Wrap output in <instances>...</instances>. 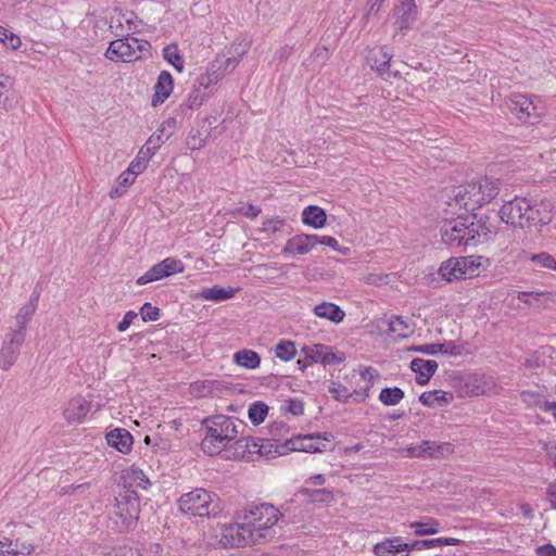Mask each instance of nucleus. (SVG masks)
<instances>
[{
	"instance_id": "nucleus-1",
	"label": "nucleus",
	"mask_w": 556,
	"mask_h": 556,
	"mask_svg": "<svg viewBox=\"0 0 556 556\" xmlns=\"http://www.w3.org/2000/svg\"><path fill=\"white\" fill-rule=\"evenodd\" d=\"M283 515L269 503H248L236 513V522L225 529L224 539L231 546L265 542L275 533L274 526Z\"/></svg>"
},
{
	"instance_id": "nucleus-2",
	"label": "nucleus",
	"mask_w": 556,
	"mask_h": 556,
	"mask_svg": "<svg viewBox=\"0 0 556 556\" xmlns=\"http://www.w3.org/2000/svg\"><path fill=\"white\" fill-rule=\"evenodd\" d=\"M203 425L206 434L201 442V448L207 455L219 454L232 441L236 445V456L245 457L247 453H261V447L252 438L238 439L240 429L244 428V424L239 419L216 415L204 419Z\"/></svg>"
},
{
	"instance_id": "nucleus-3",
	"label": "nucleus",
	"mask_w": 556,
	"mask_h": 556,
	"mask_svg": "<svg viewBox=\"0 0 556 556\" xmlns=\"http://www.w3.org/2000/svg\"><path fill=\"white\" fill-rule=\"evenodd\" d=\"M502 222L519 228L545 226L552 220V206L547 201H531L515 197L506 201L500 212Z\"/></svg>"
},
{
	"instance_id": "nucleus-4",
	"label": "nucleus",
	"mask_w": 556,
	"mask_h": 556,
	"mask_svg": "<svg viewBox=\"0 0 556 556\" xmlns=\"http://www.w3.org/2000/svg\"><path fill=\"white\" fill-rule=\"evenodd\" d=\"M492 229L485 225L483 217L477 215L458 216L444 223L441 228V240L451 248L476 247L481 238H486Z\"/></svg>"
},
{
	"instance_id": "nucleus-5",
	"label": "nucleus",
	"mask_w": 556,
	"mask_h": 556,
	"mask_svg": "<svg viewBox=\"0 0 556 556\" xmlns=\"http://www.w3.org/2000/svg\"><path fill=\"white\" fill-rule=\"evenodd\" d=\"M498 192V181L484 177L454 188L452 201L447 204L451 207L458 206L466 211H475L491 202Z\"/></svg>"
},
{
	"instance_id": "nucleus-6",
	"label": "nucleus",
	"mask_w": 556,
	"mask_h": 556,
	"mask_svg": "<svg viewBox=\"0 0 556 556\" xmlns=\"http://www.w3.org/2000/svg\"><path fill=\"white\" fill-rule=\"evenodd\" d=\"M178 507L182 514L194 517H215L222 511L218 496L201 488L182 494Z\"/></svg>"
},
{
	"instance_id": "nucleus-7",
	"label": "nucleus",
	"mask_w": 556,
	"mask_h": 556,
	"mask_svg": "<svg viewBox=\"0 0 556 556\" xmlns=\"http://www.w3.org/2000/svg\"><path fill=\"white\" fill-rule=\"evenodd\" d=\"M150 43L132 36L118 38L110 42L105 56L114 62H132L148 53Z\"/></svg>"
},
{
	"instance_id": "nucleus-8",
	"label": "nucleus",
	"mask_w": 556,
	"mask_h": 556,
	"mask_svg": "<svg viewBox=\"0 0 556 556\" xmlns=\"http://www.w3.org/2000/svg\"><path fill=\"white\" fill-rule=\"evenodd\" d=\"M140 514L139 498L135 493L116 500V507L111 520L119 532L129 530L138 520Z\"/></svg>"
},
{
	"instance_id": "nucleus-9",
	"label": "nucleus",
	"mask_w": 556,
	"mask_h": 556,
	"mask_svg": "<svg viewBox=\"0 0 556 556\" xmlns=\"http://www.w3.org/2000/svg\"><path fill=\"white\" fill-rule=\"evenodd\" d=\"M332 438L329 432L298 435L294 440L288 441V445L292 451L320 453L328 448Z\"/></svg>"
},
{
	"instance_id": "nucleus-10",
	"label": "nucleus",
	"mask_w": 556,
	"mask_h": 556,
	"mask_svg": "<svg viewBox=\"0 0 556 556\" xmlns=\"http://www.w3.org/2000/svg\"><path fill=\"white\" fill-rule=\"evenodd\" d=\"M301 352L304 355V358L298 361L301 370L312 363L332 364L338 361L331 348L325 344L304 345Z\"/></svg>"
},
{
	"instance_id": "nucleus-11",
	"label": "nucleus",
	"mask_w": 556,
	"mask_h": 556,
	"mask_svg": "<svg viewBox=\"0 0 556 556\" xmlns=\"http://www.w3.org/2000/svg\"><path fill=\"white\" fill-rule=\"evenodd\" d=\"M507 106L516 117L526 123H534L539 116L533 101L525 94L515 93L508 99Z\"/></svg>"
},
{
	"instance_id": "nucleus-12",
	"label": "nucleus",
	"mask_w": 556,
	"mask_h": 556,
	"mask_svg": "<svg viewBox=\"0 0 556 556\" xmlns=\"http://www.w3.org/2000/svg\"><path fill=\"white\" fill-rule=\"evenodd\" d=\"M25 338L21 331L8 332L0 353V367L8 370L16 361Z\"/></svg>"
},
{
	"instance_id": "nucleus-13",
	"label": "nucleus",
	"mask_w": 556,
	"mask_h": 556,
	"mask_svg": "<svg viewBox=\"0 0 556 556\" xmlns=\"http://www.w3.org/2000/svg\"><path fill=\"white\" fill-rule=\"evenodd\" d=\"M353 384H329L328 392L342 403H361L369 395L368 386H361L359 389H352Z\"/></svg>"
},
{
	"instance_id": "nucleus-14",
	"label": "nucleus",
	"mask_w": 556,
	"mask_h": 556,
	"mask_svg": "<svg viewBox=\"0 0 556 556\" xmlns=\"http://www.w3.org/2000/svg\"><path fill=\"white\" fill-rule=\"evenodd\" d=\"M91 400L81 395L72 397L63 410L68 424H81L91 409Z\"/></svg>"
},
{
	"instance_id": "nucleus-15",
	"label": "nucleus",
	"mask_w": 556,
	"mask_h": 556,
	"mask_svg": "<svg viewBox=\"0 0 556 556\" xmlns=\"http://www.w3.org/2000/svg\"><path fill=\"white\" fill-rule=\"evenodd\" d=\"M453 453V445L448 442L422 441L410 447L414 457L439 458Z\"/></svg>"
},
{
	"instance_id": "nucleus-16",
	"label": "nucleus",
	"mask_w": 556,
	"mask_h": 556,
	"mask_svg": "<svg viewBox=\"0 0 556 556\" xmlns=\"http://www.w3.org/2000/svg\"><path fill=\"white\" fill-rule=\"evenodd\" d=\"M318 235H296L290 238L282 250L283 254H306L317 245Z\"/></svg>"
},
{
	"instance_id": "nucleus-17",
	"label": "nucleus",
	"mask_w": 556,
	"mask_h": 556,
	"mask_svg": "<svg viewBox=\"0 0 556 556\" xmlns=\"http://www.w3.org/2000/svg\"><path fill=\"white\" fill-rule=\"evenodd\" d=\"M407 548L401 536H392L377 543L372 551L377 556H408Z\"/></svg>"
},
{
	"instance_id": "nucleus-18",
	"label": "nucleus",
	"mask_w": 556,
	"mask_h": 556,
	"mask_svg": "<svg viewBox=\"0 0 556 556\" xmlns=\"http://www.w3.org/2000/svg\"><path fill=\"white\" fill-rule=\"evenodd\" d=\"M173 87L174 80L172 75L166 71L161 72L154 86L152 105L156 106L162 104L172 93Z\"/></svg>"
},
{
	"instance_id": "nucleus-19",
	"label": "nucleus",
	"mask_w": 556,
	"mask_h": 556,
	"mask_svg": "<svg viewBox=\"0 0 556 556\" xmlns=\"http://www.w3.org/2000/svg\"><path fill=\"white\" fill-rule=\"evenodd\" d=\"M108 444L121 453H128L132 446V435L129 431L117 428L106 434Z\"/></svg>"
},
{
	"instance_id": "nucleus-20",
	"label": "nucleus",
	"mask_w": 556,
	"mask_h": 556,
	"mask_svg": "<svg viewBox=\"0 0 556 556\" xmlns=\"http://www.w3.org/2000/svg\"><path fill=\"white\" fill-rule=\"evenodd\" d=\"M439 275L448 282L466 279L462 257H452L443 262L439 268Z\"/></svg>"
},
{
	"instance_id": "nucleus-21",
	"label": "nucleus",
	"mask_w": 556,
	"mask_h": 556,
	"mask_svg": "<svg viewBox=\"0 0 556 556\" xmlns=\"http://www.w3.org/2000/svg\"><path fill=\"white\" fill-rule=\"evenodd\" d=\"M417 13L415 0H399L395 8V15L399 18V27L401 29L408 28Z\"/></svg>"
},
{
	"instance_id": "nucleus-22",
	"label": "nucleus",
	"mask_w": 556,
	"mask_h": 556,
	"mask_svg": "<svg viewBox=\"0 0 556 556\" xmlns=\"http://www.w3.org/2000/svg\"><path fill=\"white\" fill-rule=\"evenodd\" d=\"M175 128L176 121L174 118H168L160 125L156 131L153 132L147 141L152 149L159 150L161 146L173 136Z\"/></svg>"
},
{
	"instance_id": "nucleus-23",
	"label": "nucleus",
	"mask_w": 556,
	"mask_h": 556,
	"mask_svg": "<svg viewBox=\"0 0 556 556\" xmlns=\"http://www.w3.org/2000/svg\"><path fill=\"white\" fill-rule=\"evenodd\" d=\"M437 368L438 364L432 359L415 358L410 363V369L417 375L416 382H429Z\"/></svg>"
},
{
	"instance_id": "nucleus-24",
	"label": "nucleus",
	"mask_w": 556,
	"mask_h": 556,
	"mask_svg": "<svg viewBox=\"0 0 556 556\" xmlns=\"http://www.w3.org/2000/svg\"><path fill=\"white\" fill-rule=\"evenodd\" d=\"M460 541L454 538H438V539H427V540H416L412 543H407L408 548L406 552L408 554L412 551H420L425 548H434L450 545H458Z\"/></svg>"
},
{
	"instance_id": "nucleus-25",
	"label": "nucleus",
	"mask_w": 556,
	"mask_h": 556,
	"mask_svg": "<svg viewBox=\"0 0 556 556\" xmlns=\"http://www.w3.org/2000/svg\"><path fill=\"white\" fill-rule=\"evenodd\" d=\"M314 314L319 318L328 319L339 324L343 320L345 313L343 309L330 302H323L314 307Z\"/></svg>"
},
{
	"instance_id": "nucleus-26",
	"label": "nucleus",
	"mask_w": 556,
	"mask_h": 556,
	"mask_svg": "<svg viewBox=\"0 0 556 556\" xmlns=\"http://www.w3.org/2000/svg\"><path fill=\"white\" fill-rule=\"evenodd\" d=\"M392 54L388 47H381L372 50L368 56V61L372 68H376L380 75H384L391 62Z\"/></svg>"
},
{
	"instance_id": "nucleus-27",
	"label": "nucleus",
	"mask_w": 556,
	"mask_h": 556,
	"mask_svg": "<svg viewBox=\"0 0 556 556\" xmlns=\"http://www.w3.org/2000/svg\"><path fill=\"white\" fill-rule=\"evenodd\" d=\"M109 27L116 36H123L125 31L136 29L131 16L117 11L111 15Z\"/></svg>"
},
{
	"instance_id": "nucleus-28",
	"label": "nucleus",
	"mask_w": 556,
	"mask_h": 556,
	"mask_svg": "<svg viewBox=\"0 0 556 556\" xmlns=\"http://www.w3.org/2000/svg\"><path fill=\"white\" fill-rule=\"evenodd\" d=\"M452 393H447L442 390L424 392L419 397L420 402L429 407L446 406L452 401Z\"/></svg>"
},
{
	"instance_id": "nucleus-29",
	"label": "nucleus",
	"mask_w": 556,
	"mask_h": 556,
	"mask_svg": "<svg viewBox=\"0 0 556 556\" xmlns=\"http://www.w3.org/2000/svg\"><path fill=\"white\" fill-rule=\"evenodd\" d=\"M326 219V212L319 206L309 205L302 213V222L316 229L324 227Z\"/></svg>"
},
{
	"instance_id": "nucleus-30",
	"label": "nucleus",
	"mask_w": 556,
	"mask_h": 556,
	"mask_svg": "<svg viewBox=\"0 0 556 556\" xmlns=\"http://www.w3.org/2000/svg\"><path fill=\"white\" fill-rule=\"evenodd\" d=\"M236 290L232 288L225 289L219 286L203 289L200 293V298L206 301L224 302L233 298Z\"/></svg>"
},
{
	"instance_id": "nucleus-31",
	"label": "nucleus",
	"mask_w": 556,
	"mask_h": 556,
	"mask_svg": "<svg viewBox=\"0 0 556 556\" xmlns=\"http://www.w3.org/2000/svg\"><path fill=\"white\" fill-rule=\"evenodd\" d=\"M220 65L218 63L212 62L206 72L201 74L197 79L201 86L204 88L212 90V87L217 85V83L224 77Z\"/></svg>"
},
{
	"instance_id": "nucleus-32",
	"label": "nucleus",
	"mask_w": 556,
	"mask_h": 556,
	"mask_svg": "<svg viewBox=\"0 0 556 556\" xmlns=\"http://www.w3.org/2000/svg\"><path fill=\"white\" fill-rule=\"evenodd\" d=\"M388 331L400 338H407L414 332V327L400 316H392L388 320Z\"/></svg>"
},
{
	"instance_id": "nucleus-33",
	"label": "nucleus",
	"mask_w": 556,
	"mask_h": 556,
	"mask_svg": "<svg viewBox=\"0 0 556 556\" xmlns=\"http://www.w3.org/2000/svg\"><path fill=\"white\" fill-rule=\"evenodd\" d=\"M36 309L30 308L27 305H23L17 314L15 315V323L14 326L11 327L9 332H17L21 331L22 336L25 338L26 336V325L31 319L33 315L35 314Z\"/></svg>"
},
{
	"instance_id": "nucleus-34",
	"label": "nucleus",
	"mask_w": 556,
	"mask_h": 556,
	"mask_svg": "<svg viewBox=\"0 0 556 556\" xmlns=\"http://www.w3.org/2000/svg\"><path fill=\"white\" fill-rule=\"evenodd\" d=\"M212 90H208L200 85V83L197 80L195 84L192 87L191 92L188 96L187 99V105L190 109H195L201 106L204 101L208 99L211 96Z\"/></svg>"
},
{
	"instance_id": "nucleus-35",
	"label": "nucleus",
	"mask_w": 556,
	"mask_h": 556,
	"mask_svg": "<svg viewBox=\"0 0 556 556\" xmlns=\"http://www.w3.org/2000/svg\"><path fill=\"white\" fill-rule=\"evenodd\" d=\"M14 79L10 78V83H0V109L9 111L16 104L13 94Z\"/></svg>"
},
{
	"instance_id": "nucleus-36",
	"label": "nucleus",
	"mask_w": 556,
	"mask_h": 556,
	"mask_svg": "<svg viewBox=\"0 0 556 556\" xmlns=\"http://www.w3.org/2000/svg\"><path fill=\"white\" fill-rule=\"evenodd\" d=\"M233 359L239 366L245 367L249 369H254V368L258 367L260 362H261L258 354L252 350L238 351L233 355Z\"/></svg>"
},
{
	"instance_id": "nucleus-37",
	"label": "nucleus",
	"mask_w": 556,
	"mask_h": 556,
	"mask_svg": "<svg viewBox=\"0 0 556 556\" xmlns=\"http://www.w3.org/2000/svg\"><path fill=\"white\" fill-rule=\"evenodd\" d=\"M409 527L415 529V534L419 536L432 535L440 531V522L434 518H427L425 521H414Z\"/></svg>"
},
{
	"instance_id": "nucleus-38",
	"label": "nucleus",
	"mask_w": 556,
	"mask_h": 556,
	"mask_svg": "<svg viewBox=\"0 0 556 556\" xmlns=\"http://www.w3.org/2000/svg\"><path fill=\"white\" fill-rule=\"evenodd\" d=\"M136 177L128 173L127 170H124L116 180V186L112 188L110 191V198L111 199H117L122 197L128 189L129 186H131L135 182Z\"/></svg>"
},
{
	"instance_id": "nucleus-39",
	"label": "nucleus",
	"mask_w": 556,
	"mask_h": 556,
	"mask_svg": "<svg viewBox=\"0 0 556 556\" xmlns=\"http://www.w3.org/2000/svg\"><path fill=\"white\" fill-rule=\"evenodd\" d=\"M352 379L359 380L364 382H371L376 379H379V372L375 367L358 365L352 371Z\"/></svg>"
},
{
	"instance_id": "nucleus-40",
	"label": "nucleus",
	"mask_w": 556,
	"mask_h": 556,
	"mask_svg": "<svg viewBox=\"0 0 556 556\" xmlns=\"http://www.w3.org/2000/svg\"><path fill=\"white\" fill-rule=\"evenodd\" d=\"M268 414V406L263 402H254L250 405L248 416L250 421L257 426L262 424Z\"/></svg>"
},
{
	"instance_id": "nucleus-41",
	"label": "nucleus",
	"mask_w": 556,
	"mask_h": 556,
	"mask_svg": "<svg viewBox=\"0 0 556 556\" xmlns=\"http://www.w3.org/2000/svg\"><path fill=\"white\" fill-rule=\"evenodd\" d=\"M167 277L166 274H165V270L164 268L162 267V263H157L155 265H153L147 273H144L142 276H140L138 279H137V285L139 286H143L146 283H150V282H153V281H157L162 278H165Z\"/></svg>"
},
{
	"instance_id": "nucleus-42",
	"label": "nucleus",
	"mask_w": 556,
	"mask_h": 556,
	"mask_svg": "<svg viewBox=\"0 0 556 556\" xmlns=\"http://www.w3.org/2000/svg\"><path fill=\"white\" fill-rule=\"evenodd\" d=\"M275 354L282 361H290L296 355V348L294 342L289 340H282L277 343L275 348Z\"/></svg>"
},
{
	"instance_id": "nucleus-43",
	"label": "nucleus",
	"mask_w": 556,
	"mask_h": 556,
	"mask_svg": "<svg viewBox=\"0 0 556 556\" xmlns=\"http://www.w3.org/2000/svg\"><path fill=\"white\" fill-rule=\"evenodd\" d=\"M164 59L172 64L178 72L184 71V60L178 52V48L175 45L166 46L163 49Z\"/></svg>"
},
{
	"instance_id": "nucleus-44",
	"label": "nucleus",
	"mask_w": 556,
	"mask_h": 556,
	"mask_svg": "<svg viewBox=\"0 0 556 556\" xmlns=\"http://www.w3.org/2000/svg\"><path fill=\"white\" fill-rule=\"evenodd\" d=\"M403 397L404 392L397 387L382 389L379 395V400L388 406L396 405Z\"/></svg>"
},
{
	"instance_id": "nucleus-45",
	"label": "nucleus",
	"mask_w": 556,
	"mask_h": 556,
	"mask_svg": "<svg viewBox=\"0 0 556 556\" xmlns=\"http://www.w3.org/2000/svg\"><path fill=\"white\" fill-rule=\"evenodd\" d=\"M529 260L535 264V266L540 268H545L548 270L556 271V260L554 256L548 254L547 252H541L536 254H531Z\"/></svg>"
},
{
	"instance_id": "nucleus-46",
	"label": "nucleus",
	"mask_w": 556,
	"mask_h": 556,
	"mask_svg": "<svg viewBox=\"0 0 556 556\" xmlns=\"http://www.w3.org/2000/svg\"><path fill=\"white\" fill-rule=\"evenodd\" d=\"M481 261V256L469 255L462 257L463 269L465 271L466 279L478 275Z\"/></svg>"
},
{
	"instance_id": "nucleus-47",
	"label": "nucleus",
	"mask_w": 556,
	"mask_h": 556,
	"mask_svg": "<svg viewBox=\"0 0 556 556\" xmlns=\"http://www.w3.org/2000/svg\"><path fill=\"white\" fill-rule=\"evenodd\" d=\"M0 42L12 50H17L22 45L21 38L17 35L2 26H0Z\"/></svg>"
},
{
	"instance_id": "nucleus-48",
	"label": "nucleus",
	"mask_w": 556,
	"mask_h": 556,
	"mask_svg": "<svg viewBox=\"0 0 556 556\" xmlns=\"http://www.w3.org/2000/svg\"><path fill=\"white\" fill-rule=\"evenodd\" d=\"M161 263L167 277L174 274L182 273L185 269L184 263L178 258L167 257L163 260Z\"/></svg>"
},
{
	"instance_id": "nucleus-49",
	"label": "nucleus",
	"mask_w": 556,
	"mask_h": 556,
	"mask_svg": "<svg viewBox=\"0 0 556 556\" xmlns=\"http://www.w3.org/2000/svg\"><path fill=\"white\" fill-rule=\"evenodd\" d=\"M5 552L11 553V556L29 555L33 552V546L26 542H21L18 539L11 540V546Z\"/></svg>"
},
{
	"instance_id": "nucleus-50",
	"label": "nucleus",
	"mask_w": 556,
	"mask_h": 556,
	"mask_svg": "<svg viewBox=\"0 0 556 556\" xmlns=\"http://www.w3.org/2000/svg\"><path fill=\"white\" fill-rule=\"evenodd\" d=\"M289 426L283 421H274L269 426V433L273 440L279 441L289 433Z\"/></svg>"
},
{
	"instance_id": "nucleus-51",
	"label": "nucleus",
	"mask_w": 556,
	"mask_h": 556,
	"mask_svg": "<svg viewBox=\"0 0 556 556\" xmlns=\"http://www.w3.org/2000/svg\"><path fill=\"white\" fill-rule=\"evenodd\" d=\"M213 62L218 63V65H220V71L225 76L226 74L231 73L236 68V66L239 64V58L235 55L225 59L216 58Z\"/></svg>"
},
{
	"instance_id": "nucleus-52",
	"label": "nucleus",
	"mask_w": 556,
	"mask_h": 556,
	"mask_svg": "<svg viewBox=\"0 0 556 556\" xmlns=\"http://www.w3.org/2000/svg\"><path fill=\"white\" fill-rule=\"evenodd\" d=\"M142 319L144 321H155L160 317V309L151 303H144L140 309Z\"/></svg>"
},
{
	"instance_id": "nucleus-53",
	"label": "nucleus",
	"mask_w": 556,
	"mask_h": 556,
	"mask_svg": "<svg viewBox=\"0 0 556 556\" xmlns=\"http://www.w3.org/2000/svg\"><path fill=\"white\" fill-rule=\"evenodd\" d=\"M333 500V494L331 491L327 490V489H318V490H314L312 491V497H311V501L312 503H328V502H331Z\"/></svg>"
},
{
	"instance_id": "nucleus-54",
	"label": "nucleus",
	"mask_w": 556,
	"mask_h": 556,
	"mask_svg": "<svg viewBox=\"0 0 556 556\" xmlns=\"http://www.w3.org/2000/svg\"><path fill=\"white\" fill-rule=\"evenodd\" d=\"M129 477L136 483L137 486H139L143 490H146L148 488V485L150 484L149 479L143 473V471L140 469H131Z\"/></svg>"
},
{
	"instance_id": "nucleus-55",
	"label": "nucleus",
	"mask_w": 556,
	"mask_h": 556,
	"mask_svg": "<svg viewBox=\"0 0 556 556\" xmlns=\"http://www.w3.org/2000/svg\"><path fill=\"white\" fill-rule=\"evenodd\" d=\"M236 213L241 214L248 218H255L261 213V207L253 204L241 205L236 210Z\"/></svg>"
},
{
	"instance_id": "nucleus-56",
	"label": "nucleus",
	"mask_w": 556,
	"mask_h": 556,
	"mask_svg": "<svg viewBox=\"0 0 556 556\" xmlns=\"http://www.w3.org/2000/svg\"><path fill=\"white\" fill-rule=\"evenodd\" d=\"M541 447L545 451L549 463L556 468V444L553 442L540 441Z\"/></svg>"
},
{
	"instance_id": "nucleus-57",
	"label": "nucleus",
	"mask_w": 556,
	"mask_h": 556,
	"mask_svg": "<svg viewBox=\"0 0 556 556\" xmlns=\"http://www.w3.org/2000/svg\"><path fill=\"white\" fill-rule=\"evenodd\" d=\"M187 147L190 150H199L204 146V139L200 137L199 131L190 132L187 137Z\"/></svg>"
},
{
	"instance_id": "nucleus-58",
	"label": "nucleus",
	"mask_w": 556,
	"mask_h": 556,
	"mask_svg": "<svg viewBox=\"0 0 556 556\" xmlns=\"http://www.w3.org/2000/svg\"><path fill=\"white\" fill-rule=\"evenodd\" d=\"M286 410L291 413L293 416H300L304 412V406L302 401L300 400H289L287 401Z\"/></svg>"
},
{
	"instance_id": "nucleus-59",
	"label": "nucleus",
	"mask_w": 556,
	"mask_h": 556,
	"mask_svg": "<svg viewBox=\"0 0 556 556\" xmlns=\"http://www.w3.org/2000/svg\"><path fill=\"white\" fill-rule=\"evenodd\" d=\"M147 163H144L142 160H139L137 156L131 163L129 164L128 168L126 169L128 173L137 177L140 173H142L147 168Z\"/></svg>"
},
{
	"instance_id": "nucleus-60",
	"label": "nucleus",
	"mask_w": 556,
	"mask_h": 556,
	"mask_svg": "<svg viewBox=\"0 0 556 556\" xmlns=\"http://www.w3.org/2000/svg\"><path fill=\"white\" fill-rule=\"evenodd\" d=\"M157 152L147 141L146 144L139 150L137 157L148 164L149 160Z\"/></svg>"
},
{
	"instance_id": "nucleus-61",
	"label": "nucleus",
	"mask_w": 556,
	"mask_h": 556,
	"mask_svg": "<svg viewBox=\"0 0 556 556\" xmlns=\"http://www.w3.org/2000/svg\"><path fill=\"white\" fill-rule=\"evenodd\" d=\"M543 293H539V292H519L518 300L522 303L533 305L534 303H536L540 300V296Z\"/></svg>"
},
{
	"instance_id": "nucleus-62",
	"label": "nucleus",
	"mask_w": 556,
	"mask_h": 556,
	"mask_svg": "<svg viewBox=\"0 0 556 556\" xmlns=\"http://www.w3.org/2000/svg\"><path fill=\"white\" fill-rule=\"evenodd\" d=\"M282 225H283V222L277 219V218L268 219L263 223L262 230L265 232H268V233H274V232L280 230Z\"/></svg>"
},
{
	"instance_id": "nucleus-63",
	"label": "nucleus",
	"mask_w": 556,
	"mask_h": 556,
	"mask_svg": "<svg viewBox=\"0 0 556 556\" xmlns=\"http://www.w3.org/2000/svg\"><path fill=\"white\" fill-rule=\"evenodd\" d=\"M136 317L137 313H135L134 311H128L124 315L123 320L118 323L117 330L121 332L126 331Z\"/></svg>"
},
{
	"instance_id": "nucleus-64",
	"label": "nucleus",
	"mask_w": 556,
	"mask_h": 556,
	"mask_svg": "<svg viewBox=\"0 0 556 556\" xmlns=\"http://www.w3.org/2000/svg\"><path fill=\"white\" fill-rule=\"evenodd\" d=\"M538 556H556V547L552 544H544L536 548Z\"/></svg>"
}]
</instances>
